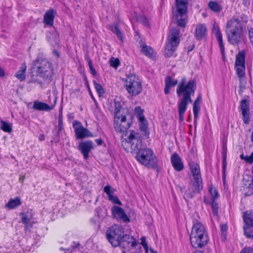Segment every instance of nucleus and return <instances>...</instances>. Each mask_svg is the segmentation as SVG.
<instances>
[{"label":"nucleus","instance_id":"nucleus-57","mask_svg":"<svg viewBox=\"0 0 253 253\" xmlns=\"http://www.w3.org/2000/svg\"><path fill=\"white\" fill-rule=\"evenodd\" d=\"M243 4L246 7H248L250 5V0H243Z\"/></svg>","mask_w":253,"mask_h":253},{"label":"nucleus","instance_id":"nucleus-48","mask_svg":"<svg viewBox=\"0 0 253 253\" xmlns=\"http://www.w3.org/2000/svg\"><path fill=\"white\" fill-rule=\"evenodd\" d=\"M108 199L109 201L112 202L114 204H118L120 206L122 205V202L120 201V200L119 199L118 197H117L116 196L112 195L111 196H110L108 197Z\"/></svg>","mask_w":253,"mask_h":253},{"label":"nucleus","instance_id":"nucleus-49","mask_svg":"<svg viewBox=\"0 0 253 253\" xmlns=\"http://www.w3.org/2000/svg\"><path fill=\"white\" fill-rule=\"evenodd\" d=\"M115 114L117 113L123 114L122 112L123 109H122L121 103L119 101H115Z\"/></svg>","mask_w":253,"mask_h":253},{"label":"nucleus","instance_id":"nucleus-61","mask_svg":"<svg viewBox=\"0 0 253 253\" xmlns=\"http://www.w3.org/2000/svg\"><path fill=\"white\" fill-rule=\"evenodd\" d=\"M5 73L4 70L0 67V77L4 76Z\"/></svg>","mask_w":253,"mask_h":253},{"label":"nucleus","instance_id":"nucleus-53","mask_svg":"<svg viewBox=\"0 0 253 253\" xmlns=\"http://www.w3.org/2000/svg\"><path fill=\"white\" fill-rule=\"evenodd\" d=\"M201 96L200 95H199L198 96V97H197L196 99L195 100V101H194L193 105H196V104L200 105V103L201 102Z\"/></svg>","mask_w":253,"mask_h":253},{"label":"nucleus","instance_id":"nucleus-27","mask_svg":"<svg viewBox=\"0 0 253 253\" xmlns=\"http://www.w3.org/2000/svg\"><path fill=\"white\" fill-rule=\"evenodd\" d=\"M108 29L111 31L112 33L117 36L118 39L120 40L122 42H124V35L122 31L120 30L118 23H114L113 24H110L108 25Z\"/></svg>","mask_w":253,"mask_h":253},{"label":"nucleus","instance_id":"nucleus-9","mask_svg":"<svg viewBox=\"0 0 253 253\" xmlns=\"http://www.w3.org/2000/svg\"><path fill=\"white\" fill-rule=\"evenodd\" d=\"M125 86L128 92L132 96H136L142 91L141 81L135 75H129L126 77Z\"/></svg>","mask_w":253,"mask_h":253},{"label":"nucleus","instance_id":"nucleus-26","mask_svg":"<svg viewBox=\"0 0 253 253\" xmlns=\"http://www.w3.org/2000/svg\"><path fill=\"white\" fill-rule=\"evenodd\" d=\"M54 105L49 106L47 104L39 101H35L33 103V108L38 111H49L52 110Z\"/></svg>","mask_w":253,"mask_h":253},{"label":"nucleus","instance_id":"nucleus-4","mask_svg":"<svg viewBox=\"0 0 253 253\" xmlns=\"http://www.w3.org/2000/svg\"><path fill=\"white\" fill-rule=\"evenodd\" d=\"M126 236L130 235L125 234L124 228L119 225H113L110 227L106 232V237L110 243L113 247L122 246V243L126 241Z\"/></svg>","mask_w":253,"mask_h":253},{"label":"nucleus","instance_id":"nucleus-34","mask_svg":"<svg viewBox=\"0 0 253 253\" xmlns=\"http://www.w3.org/2000/svg\"><path fill=\"white\" fill-rule=\"evenodd\" d=\"M208 7L214 13H219L222 10V5L217 1L210 0L208 3Z\"/></svg>","mask_w":253,"mask_h":253},{"label":"nucleus","instance_id":"nucleus-64","mask_svg":"<svg viewBox=\"0 0 253 253\" xmlns=\"http://www.w3.org/2000/svg\"><path fill=\"white\" fill-rule=\"evenodd\" d=\"M44 135L43 134H41L40 135H39V139L40 141H43L44 140Z\"/></svg>","mask_w":253,"mask_h":253},{"label":"nucleus","instance_id":"nucleus-38","mask_svg":"<svg viewBox=\"0 0 253 253\" xmlns=\"http://www.w3.org/2000/svg\"><path fill=\"white\" fill-rule=\"evenodd\" d=\"M0 129H2L3 131L11 133L12 131V125L4 121L0 122Z\"/></svg>","mask_w":253,"mask_h":253},{"label":"nucleus","instance_id":"nucleus-7","mask_svg":"<svg viewBox=\"0 0 253 253\" xmlns=\"http://www.w3.org/2000/svg\"><path fill=\"white\" fill-rule=\"evenodd\" d=\"M235 69L240 81L239 87L241 89H244L247 81L245 74V53L244 51H239L236 55Z\"/></svg>","mask_w":253,"mask_h":253},{"label":"nucleus","instance_id":"nucleus-5","mask_svg":"<svg viewBox=\"0 0 253 253\" xmlns=\"http://www.w3.org/2000/svg\"><path fill=\"white\" fill-rule=\"evenodd\" d=\"M36 72L41 77L50 80L54 75L53 64L46 59H37L34 63Z\"/></svg>","mask_w":253,"mask_h":253},{"label":"nucleus","instance_id":"nucleus-15","mask_svg":"<svg viewBox=\"0 0 253 253\" xmlns=\"http://www.w3.org/2000/svg\"><path fill=\"white\" fill-rule=\"evenodd\" d=\"M72 125L77 139L93 136L92 133L87 128L84 127L80 122L77 120L74 121Z\"/></svg>","mask_w":253,"mask_h":253},{"label":"nucleus","instance_id":"nucleus-12","mask_svg":"<svg viewBox=\"0 0 253 253\" xmlns=\"http://www.w3.org/2000/svg\"><path fill=\"white\" fill-rule=\"evenodd\" d=\"M126 141L130 144L132 151L136 152V153L141 150L142 138L140 135L134 130H131L128 136Z\"/></svg>","mask_w":253,"mask_h":253},{"label":"nucleus","instance_id":"nucleus-19","mask_svg":"<svg viewBox=\"0 0 253 253\" xmlns=\"http://www.w3.org/2000/svg\"><path fill=\"white\" fill-rule=\"evenodd\" d=\"M237 31H243L242 24L239 19L232 18L226 23V32Z\"/></svg>","mask_w":253,"mask_h":253},{"label":"nucleus","instance_id":"nucleus-8","mask_svg":"<svg viewBox=\"0 0 253 253\" xmlns=\"http://www.w3.org/2000/svg\"><path fill=\"white\" fill-rule=\"evenodd\" d=\"M176 10L174 14L176 23L181 27H184L187 23L186 18L188 7V0H175Z\"/></svg>","mask_w":253,"mask_h":253},{"label":"nucleus","instance_id":"nucleus-44","mask_svg":"<svg viewBox=\"0 0 253 253\" xmlns=\"http://www.w3.org/2000/svg\"><path fill=\"white\" fill-rule=\"evenodd\" d=\"M93 85L97 93L99 95H101L104 93V89L100 84L97 83L95 81H94Z\"/></svg>","mask_w":253,"mask_h":253},{"label":"nucleus","instance_id":"nucleus-25","mask_svg":"<svg viewBox=\"0 0 253 253\" xmlns=\"http://www.w3.org/2000/svg\"><path fill=\"white\" fill-rule=\"evenodd\" d=\"M21 216L22 222L25 225L26 230H29L33 227L34 222L32 221L31 215L26 212H22L20 213Z\"/></svg>","mask_w":253,"mask_h":253},{"label":"nucleus","instance_id":"nucleus-52","mask_svg":"<svg viewBox=\"0 0 253 253\" xmlns=\"http://www.w3.org/2000/svg\"><path fill=\"white\" fill-rule=\"evenodd\" d=\"M240 253H253V249L251 248H244L241 251Z\"/></svg>","mask_w":253,"mask_h":253},{"label":"nucleus","instance_id":"nucleus-10","mask_svg":"<svg viewBox=\"0 0 253 253\" xmlns=\"http://www.w3.org/2000/svg\"><path fill=\"white\" fill-rule=\"evenodd\" d=\"M131 123V120L127 119L125 115L119 113L115 115L114 127L117 132L125 133Z\"/></svg>","mask_w":253,"mask_h":253},{"label":"nucleus","instance_id":"nucleus-50","mask_svg":"<svg viewBox=\"0 0 253 253\" xmlns=\"http://www.w3.org/2000/svg\"><path fill=\"white\" fill-rule=\"evenodd\" d=\"M143 248L145 250V253H154L153 250L151 248L149 249L146 243L143 244Z\"/></svg>","mask_w":253,"mask_h":253},{"label":"nucleus","instance_id":"nucleus-6","mask_svg":"<svg viewBox=\"0 0 253 253\" xmlns=\"http://www.w3.org/2000/svg\"><path fill=\"white\" fill-rule=\"evenodd\" d=\"M179 33L177 28L170 30L165 46V57H170L173 55L180 42Z\"/></svg>","mask_w":253,"mask_h":253},{"label":"nucleus","instance_id":"nucleus-20","mask_svg":"<svg viewBox=\"0 0 253 253\" xmlns=\"http://www.w3.org/2000/svg\"><path fill=\"white\" fill-rule=\"evenodd\" d=\"M93 143L91 140H87L80 143L79 149L83 154L84 158L87 159L89 157L88 154L92 149Z\"/></svg>","mask_w":253,"mask_h":253},{"label":"nucleus","instance_id":"nucleus-23","mask_svg":"<svg viewBox=\"0 0 253 253\" xmlns=\"http://www.w3.org/2000/svg\"><path fill=\"white\" fill-rule=\"evenodd\" d=\"M213 33L214 34L215 37L218 41L219 47L223 56L225 54V48L222 40V36L219 27L217 26L214 25L213 28Z\"/></svg>","mask_w":253,"mask_h":253},{"label":"nucleus","instance_id":"nucleus-58","mask_svg":"<svg viewBox=\"0 0 253 253\" xmlns=\"http://www.w3.org/2000/svg\"><path fill=\"white\" fill-rule=\"evenodd\" d=\"M89 69H90V73L94 76H95L96 75V72L95 71V70L94 69V68L92 67H90L89 68Z\"/></svg>","mask_w":253,"mask_h":253},{"label":"nucleus","instance_id":"nucleus-41","mask_svg":"<svg viewBox=\"0 0 253 253\" xmlns=\"http://www.w3.org/2000/svg\"><path fill=\"white\" fill-rule=\"evenodd\" d=\"M209 192L212 197V200H216L219 197L217 190L213 187L211 186L209 188Z\"/></svg>","mask_w":253,"mask_h":253},{"label":"nucleus","instance_id":"nucleus-22","mask_svg":"<svg viewBox=\"0 0 253 253\" xmlns=\"http://www.w3.org/2000/svg\"><path fill=\"white\" fill-rule=\"evenodd\" d=\"M207 34V28L205 24L197 25L195 29V36L197 40L201 41L205 38Z\"/></svg>","mask_w":253,"mask_h":253},{"label":"nucleus","instance_id":"nucleus-33","mask_svg":"<svg viewBox=\"0 0 253 253\" xmlns=\"http://www.w3.org/2000/svg\"><path fill=\"white\" fill-rule=\"evenodd\" d=\"M141 51L145 56L149 58H152L154 53L153 49L150 46L147 45L145 43H142L140 45Z\"/></svg>","mask_w":253,"mask_h":253},{"label":"nucleus","instance_id":"nucleus-36","mask_svg":"<svg viewBox=\"0 0 253 253\" xmlns=\"http://www.w3.org/2000/svg\"><path fill=\"white\" fill-rule=\"evenodd\" d=\"M47 40L53 46H58L59 45V40L58 34H50L49 35L47 36Z\"/></svg>","mask_w":253,"mask_h":253},{"label":"nucleus","instance_id":"nucleus-11","mask_svg":"<svg viewBox=\"0 0 253 253\" xmlns=\"http://www.w3.org/2000/svg\"><path fill=\"white\" fill-rule=\"evenodd\" d=\"M126 241L122 243V251L123 253H140L141 252V246L136 242L135 239L131 236H126Z\"/></svg>","mask_w":253,"mask_h":253},{"label":"nucleus","instance_id":"nucleus-54","mask_svg":"<svg viewBox=\"0 0 253 253\" xmlns=\"http://www.w3.org/2000/svg\"><path fill=\"white\" fill-rule=\"evenodd\" d=\"M248 163L252 164L253 163V152L251 153L250 156H248Z\"/></svg>","mask_w":253,"mask_h":253},{"label":"nucleus","instance_id":"nucleus-24","mask_svg":"<svg viewBox=\"0 0 253 253\" xmlns=\"http://www.w3.org/2000/svg\"><path fill=\"white\" fill-rule=\"evenodd\" d=\"M170 160L173 167L176 171H180L183 169L184 166L181 159L177 153L172 155Z\"/></svg>","mask_w":253,"mask_h":253},{"label":"nucleus","instance_id":"nucleus-46","mask_svg":"<svg viewBox=\"0 0 253 253\" xmlns=\"http://www.w3.org/2000/svg\"><path fill=\"white\" fill-rule=\"evenodd\" d=\"M110 65L111 67L117 68L120 64V61L118 58L111 57L110 59Z\"/></svg>","mask_w":253,"mask_h":253},{"label":"nucleus","instance_id":"nucleus-40","mask_svg":"<svg viewBox=\"0 0 253 253\" xmlns=\"http://www.w3.org/2000/svg\"><path fill=\"white\" fill-rule=\"evenodd\" d=\"M221 238L223 241H225L226 239V233L227 231V226L226 224H223L220 226Z\"/></svg>","mask_w":253,"mask_h":253},{"label":"nucleus","instance_id":"nucleus-47","mask_svg":"<svg viewBox=\"0 0 253 253\" xmlns=\"http://www.w3.org/2000/svg\"><path fill=\"white\" fill-rule=\"evenodd\" d=\"M193 110L194 116V122L196 123L198 118V113L200 111V105H193Z\"/></svg>","mask_w":253,"mask_h":253},{"label":"nucleus","instance_id":"nucleus-62","mask_svg":"<svg viewBox=\"0 0 253 253\" xmlns=\"http://www.w3.org/2000/svg\"><path fill=\"white\" fill-rule=\"evenodd\" d=\"M241 18L242 19V21L245 23H246L248 21V18L246 15H242Z\"/></svg>","mask_w":253,"mask_h":253},{"label":"nucleus","instance_id":"nucleus-35","mask_svg":"<svg viewBox=\"0 0 253 253\" xmlns=\"http://www.w3.org/2000/svg\"><path fill=\"white\" fill-rule=\"evenodd\" d=\"M21 205V202L19 197H16L14 199H11L6 204L5 207L9 209H13Z\"/></svg>","mask_w":253,"mask_h":253},{"label":"nucleus","instance_id":"nucleus-56","mask_svg":"<svg viewBox=\"0 0 253 253\" xmlns=\"http://www.w3.org/2000/svg\"><path fill=\"white\" fill-rule=\"evenodd\" d=\"M85 59L87 61L89 67L90 68L93 67L91 60L88 57H86Z\"/></svg>","mask_w":253,"mask_h":253},{"label":"nucleus","instance_id":"nucleus-32","mask_svg":"<svg viewBox=\"0 0 253 253\" xmlns=\"http://www.w3.org/2000/svg\"><path fill=\"white\" fill-rule=\"evenodd\" d=\"M227 144L226 142L223 143L222 144V175L223 177H225V171L226 169V158H227Z\"/></svg>","mask_w":253,"mask_h":253},{"label":"nucleus","instance_id":"nucleus-45","mask_svg":"<svg viewBox=\"0 0 253 253\" xmlns=\"http://www.w3.org/2000/svg\"><path fill=\"white\" fill-rule=\"evenodd\" d=\"M170 77H167L165 80V87L164 89L165 93L166 94L169 93V92L170 88L171 87V86L170 84Z\"/></svg>","mask_w":253,"mask_h":253},{"label":"nucleus","instance_id":"nucleus-14","mask_svg":"<svg viewBox=\"0 0 253 253\" xmlns=\"http://www.w3.org/2000/svg\"><path fill=\"white\" fill-rule=\"evenodd\" d=\"M134 112L139 122V128L140 130L144 133L145 135L148 136L149 134L148 126V124L143 115V110L139 106L136 107L134 109Z\"/></svg>","mask_w":253,"mask_h":253},{"label":"nucleus","instance_id":"nucleus-2","mask_svg":"<svg viewBox=\"0 0 253 253\" xmlns=\"http://www.w3.org/2000/svg\"><path fill=\"white\" fill-rule=\"evenodd\" d=\"M190 239L191 245L195 248H201L209 242V235L206 227L197 219L193 221Z\"/></svg>","mask_w":253,"mask_h":253},{"label":"nucleus","instance_id":"nucleus-42","mask_svg":"<svg viewBox=\"0 0 253 253\" xmlns=\"http://www.w3.org/2000/svg\"><path fill=\"white\" fill-rule=\"evenodd\" d=\"M116 191V189L112 188L109 185L105 186L104 188V192L107 195L108 197L112 196Z\"/></svg>","mask_w":253,"mask_h":253},{"label":"nucleus","instance_id":"nucleus-29","mask_svg":"<svg viewBox=\"0 0 253 253\" xmlns=\"http://www.w3.org/2000/svg\"><path fill=\"white\" fill-rule=\"evenodd\" d=\"M201 187L202 185H200L198 189H197L196 186L194 185V182H192V185L190 187H189L185 192L184 197V198L188 199L193 198L195 194L200 191Z\"/></svg>","mask_w":253,"mask_h":253},{"label":"nucleus","instance_id":"nucleus-18","mask_svg":"<svg viewBox=\"0 0 253 253\" xmlns=\"http://www.w3.org/2000/svg\"><path fill=\"white\" fill-rule=\"evenodd\" d=\"M111 212L112 216L115 218L122 220L126 223L130 221L129 218L123 208L118 206H113L112 208Z\"/></svg>","mask_w":253,"mask_h":253},{"label":"nucleus","instance_id":"nucleus-3","mask_svg":"<svg viewBox=\"0 0 253 253\" xmlns=\"http://www.w3.org/2000/svg\"><path fill=\"white\" fill-rule=\"evenodd\" d=\"M136 160L149 169H155L158 167V159L153 150L148 148L140 150L136 154Z\"/></svg>","mask_w":253,"mask_h":253},{"label":"nucleus","instance_id":"nucleus-43","mask_svg":"<svg viewBox=\"0 0 253 253\" xmlns=\"http://www.w3.org/2000/svg\"><path fill=\"white\" fill-rule=\"evenodd\" d=\"M211 206L213 214L214 216H217L218 212V204L216 200H212Z\"/></svg>","mask_w":253,"mask_h":253},{"label":"nucleus","instance_id":"nucleus-21","mask_svg":"<svg viewBox=\"0 0 253 253\" xmlns=\"http://www.w3.org/2000/svg\"><path fill=\"white\" fill-rule=\"evenodd\" d=\"M228 41L232 44H238L241 41L242 31L226 32Z\"/></svg>","mask_w":253,"mask_h":253},{"label":"nucleus","instance_id":"nucleus-37","mask_svg":"<svg viewBox=\"0 0 253 253\" xmlns=\"http://www.w3.org/2000/svg\"><path fill=\"white\" fill-rule=\"evenodd\" d=\"M137 21L147 27H150V19L144 15H139L136 17Z\"/></svg>","mask_w":253,"mask_h":253},{"label":"nucleus","instance_id":"nucleus-1","mask_svg":"<svg viewBox=\"0 0 253 253\" xmlns=\"http://www.w3.org/2000/svg\"><path fill=\"white\" fill-rule=\"evenodd\" d=\"M186 80L183 78L178 84L176 88V93L178 97H182L178 102V110L179 116V121L182 122L184 120V114L187 109L189 103H192L191 95H193L196 88L195 82L190 80L187 84H185Z\"/></svg>","mask_w":253,"mask_h":253},{"label":"nucleus","instance_id":"nucleus-16","mask_svg":"<svg viewBox=\"0 0 253 253\" xmlns=\"http://www.w3.org/2000/svg\"><path fill=\"white\" fill-rule=\"evenodd\" d=\"M189 165L191 172L193 177V182H194V185H195L197 189H198L199 185H202V183L200 167L197 163L194 162H190Z\"/></svg>","mask_w":253,"mask_h":253},{"label":"nucleus","instance_id":"nucleus-17","mask_svg":"<svg viewBox=\"0 0 253 253\" xmlns=\"http://www.w3.org/2000/svg\"><path fill=\"white\" fill-rule=\"evenodd\" d=\"M243 121L245 124H248L250 122V102L246 99H244L240 102L239 106Z\"/></svg>","mask_w":253,"mask_h":253},{"label":"nucleus","instance_id":"nucleus-39","mask_svg":"<svg viewBox=\"0 0 253 253\" xmlns=\"http://www.w3.org/2000/svg\"><path fill=\"white\" fill-rule=\"evenodd\" d=\"M253 226L245 225L244 226V233L247 238H253Z\"/></svg>","mask_w":253,"mask_h":253},{"label":"nucleus","instance_id":"nucleus-59","mask_svg":"<svg viewBox=\"0 0 253 253\" xmlns=\"http://www.w3.org/2000/svg\"><path fill=\"white\" fill-rule=\"evenodd\" d=\"M95 141L98 145H101L103 143V141L101 139H96Z\"/></svg>","mask_w":253,"mask_h":253},{"label":"nucleus","instance_id":"nucleus-55","mask_svg":"<svg viewBox=\"0 0 253 253\" xmlns=\"http://www.w3.org/2000/svg\"><path fill=\"white\" fill-rule=\"evenodd\" d=\"M177 80H172L171 78L170 77V86H175L177 84Z\"/></svg>","mask_w":253,"mask_h":253},{"label":"nucleus","instance_id":"nucleus-60","mask_svg":"<svg viewBox=\"0 0 253 253\" xmlns=\"http://www.w3.org/2000/svg\"><path fill=\"white\" fill-rule=\"evenodd\" d=\"M249 156H244L243 154L241 155L240 158L242 160H244L246 162H248V158Z\"/></svg>","mask_w":253,"mask_h":253},{"label":"nucleus","instance_id":"nucleus-28","mask_svg":"<svg viewBox=\"0 0 253 253\" xmlns=\"http://www.w3.org/2000/svg\"><path fill=\"white\" fill-rule=\"evenodd\" d=\"M55 11L53 9L47 11L43 16V23L45 25L52 26L55 17Z\"/></svg>","mask_w":253,"mask_h":253},{"label":"nucleus","instance_id":"nucleus-13","mask_svg":"<svg viewBox=\"0 0 253 253\" xmlns=\"http://www.w3.org/2000/svg\"><path fill=\"white\" fill-rule=\"evenodd\" d=\"M126 141L130 144L132 151L136 152V153L141 150L142 138L140 135L134 130H131L128 136Z\"/></svg>","mask_w":253,"mask_h":253},{"label":"nucleus","instance_id":"nucleus-63","mask_svg":"<svg viewBox=\"0 0 253 253\" xmlns=\"http://www.w3.org/2000/svg\"><path fill=\"white\" fill-rule=\"evenodd\" d=\"M53 54L57 57L60 56V54L56 50H53L52 52Z\"/></svg>","mask_w":253,"mask_h":253},{"label":"nucleus","instance_id":"nucleus-30","mask_svg":"<svg viewBox=\"0 0 253 253\" xmlns=\"http://www.w3.org/2000/svg\"><path fill=\"white\" fill-rule=\"evenodd\" d=\"M27 66L25 63L21 64L19 70L15 74V77L20 82H22L26 79V73Z\"/></svg>","mask_w":253,"mask_h":253},{"label":"nucleus","instance_id":"nucleus-31","mask_svg":"<svg viewBox=\"0 0 253 253\" xmlns=\"http://www.w3.org/2000/svg\"><path fill=\"white\" fill-rule=\"evenodd\" d=\"M245 225L253 226V211H247L243 215Z\"/></svg>","mask_w":253,"mask_h":253},{"label":"nucleus","instance_id":"nucleus-51","mask_svg":"<svg viewBox=\"0 0 253 253\" xmlns=\"http://www.w3.org/2000/svg\"><path fill=\"white\" fill-rule=\"evenodd\" d=\"M249 36L251 43H253V28L249 29Z\"/></svg>","mask_w":253,"mask_h":253}]
</instances>
